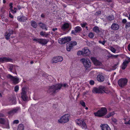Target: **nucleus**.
Returning a JSON list of instances; mask_svg holds the SVG:
<instances>
[{"label": "nucleus", "instance_id": "2eb2a0df", "mask_svg": "<svg viewBox=\"0 0 130 130\" xmlns=\"http://www.w3.org/2000/svg\"><path fill=\"white\" fill-rule=\"evenodd\" d=\"M130 62V58H129L127 60H125L122 63L121 68L123 70L125 69L127 67V65Z\"/></svg>", "mask_w": 130, "mask_h": 130}, {"label": "nucleus", "instance_id": "c9c22d12", "mask_svg": "<svg viewBox=\"0 0 130 130\" xmlns=\"http://www.w3.org/2000/svg\"><path fill=\"white\" fill-rule=\"evenodd\" d=\"M19 90V87L18 85L15 86L14 88V90L16 92H17Z\"/></svg>", "mask_w": 130, "mask_h": 130}, {"label": "nucleus", "instance_id": "a18cd8bd", "mask_svg": "<svg viewBox=\"0 0 130 130\" xmlns=\"http://www.w3.org/2000/svg\"><path fill=\"white\" fill-rule=\"evenodd\" d=\"M87 25V24L86 23H84L83 24L81 23L80 24V25L81 26L83 27H85Z\"/></svg>", "mask_w": 130, "mask_h": 130}, {"label": "nucleus", "instance_id": "4468645a", "mask_svg": "<svg viewBox=\"0 0 130 130\" xmlns=\"http://www.w3.org/2000/svg\"><path fill=\"white\" fill-rule=\"evenodd\" d=\"M12 60L9 57H3L0 58V63L5 62H11Z\"/></svg>", "mask_w": 130, "mask_h": 130}, {"label": "nucleus", "instance_id": "79ce46f5", "mask_svg": "<svg viewBox=\"0 0 130 130\" xmlns=\"http://www.w3.org/2000/svg\"><path fill=\"white\" fill-rule=\"evenodd\" d=\"M80 103L81 105L84 107H85L86 106L85 102L83 101H81L80 102Z\"/></svg>", "mask_w": 130, "mask_h": 130}, {"label": "nucleus", "instance_id": "de8ad7c7", "mask_svg": "<svg viewBox=\"0 0 130 130\" xmlns=\"http://www.w3.org/2000/svg\"><path fill=\"white\" fill-rule=\"evenodd\" d=\"M89 83L91 85H93L94 84V82L93 80H91L90 81Z\"/></svg>", "mask_w": 130, "mask_h": 130}, {"label": "nucleus", "instance_id": "774afa93", "mask_svg": "<svg viewBox=\"0 0 130 130\" xmlns=\"http://www.w3.org/2000/svg\"><path fill=\"white\" fill-rule=\"evenodd\" d=\"M128 19L129 20H130V13L129 14V17H128Z\"/></svg>", "mask_w": 130, "mask_h": 130}, {"label": "nucleus", "instance_id": "c85d7f7f", "mask_svg": "<svg viewBox=\"0 0 130 130\" xmlns=\"http://www.w3.org/2000/svg\"><path fill=\"white\" fill-rule=\"evenodd\" d=\"M31 26L34 28H36L37 26V23L34 21H32L31 22Z\"/></svg>", "mask_w": 130, "mask_h": 130}, {"label": "nucleus", "instance_id": "864d4df0", "mask_svg": "<svg viewBox=\"0 0 130 130\" xmlns=\"http://www.w3.org/2000/svg\"><path fill=\"white\" fill-rule=\"evenodd\" d=\"M127 22V20L125 19H124L122 20V22L123 23H125Z\"/></svg>", "mask_w": 130, "mask_h": 130}, {"label": "nucleus", "instance_id": "423d86ee", "mask_svg": "<svg viewBox=\"0 0 130 130\" xmlns=\"http://www.w3.org/2000/svg\"><path fill=\"white\" fill-rule=\"evenodd\" d=\"M128 82L127 79L126 78H121L118 81L119 86L121 88H123L126 85Z\"/></svg>", "mask_w": 130, "mask_h": 130}, {"label": "nucleus", "instance_id": "f257e3e1", "mask_svg": "<svg viewBox=\"0 0 130 130\" xmlns=\"http://www.w3.org/2000/svg\"><path fill=\"white\" fill-rule=\"evenodd\" d=\"M62 86L65 88L68 86L66 83L64 84H59L54 85H53L49 87L47 92L51 94L55 93L56 92V91L60 89Z\"/></svg>", "mask_w": 130, "mask_h": 130}, {"label": "nucleus", "instance_id": "412c9836", "mask_svg": "<svg viewBox=\"0 0 130 130\" xmlns=\"http://www.w3.org/2000/svg\"><path fill=\"white\" fill-rule=\"evenodd\" d=\"M70 24L67 23H65L62 25L61 27L62 30L64 31L67 29L69 27Z\"/></svg>", "mask_w": 130, "mask_h": 130}, {"label": "nucleus", "instance_id": "3c124183", "mask_svg": "<svg viewBox=\"0 0 130 130\" xmlns=\"http://www.w3.org/2000/svg\"><path fill=\"white\" fill-rule=\"evenodd\" d=\"M124 123L126 124H130V120H129L128 121L125 122Z\"/></svg>", "mask_w": 130, "mask_h": 130}, {"label": "nucleus", "instance_id": "6e6552de", "mask_svg": "<svg viewBox=\"0 0 130 130\" xmlns=\"http://www.w3.org/2000/svg\"><path fill=\"white\" fill-rule=\"evenodd\" d=\"M80 61L83 64L84 67L86 69H87L90 67L91 62L89 60L83 58L80 60Z\"/></svg>", "mask_w": 130, "mask_h": 130}, {"label": "nucleus", "instance_id": "9d476101", "mask_svg": "<svg viewBox=\"0 0 130 130\" xmlns=\"http://www.w3.org/2000/svg\"><path fill=\"white\" fill-rule=\"evenodd\" d=\"M77 44L76 41H71V43L68 42L66 44V50L68 51H70L72 49L73 46Z\"/></svg>", "mask_w": 130, "mask_h": 130}, {"label": "nucleus", "instance_id": "c756f323", "mask_svg": "<svg viewBox=\"0 0 130 130\" xmlns=\"http://www.w3.org/2000/svg\"><path fill=\"white\" fill-rule=\"evenodd\" d=\"M43 76L45 77V78H46L47 79H48L49 80H50L49 79V78H51V77H52L51 76L49 75L48 74L46 73H43Z\"/></svg>", "mask_w": 130, "mask_h": 130}, {"label": "nucleus", "instance_id": "f8f14e48", "mask_svg": "<svg viewBox=\"0 0 130 130\" xmlns=\"http://www.w3.org/2000/svg\"><path fill=\"white\" fill-rule=\"evenodd\" d=\"M63 60V58L61 56H58L54 57L52 60L53 63H56L58 62L62 61Z\"/></svg>", "mask_w": 130, "mask_h": 130}, {"label": "nucleus", "instance_id": "4c0bfd02", "mask_svg": "<svg viewBox=\"0 0 130 130\" xmlns=\"http://www.w3.org/2000/svg\"><path fill=\"white\" fill-rule=\"evenodd\" d=\"M17 10V9L15 8H14V10H13L12 9L10 10V11L12 13H15L16 12Z\"/></svg>", "mask_w": 130, "mask_h": 130}, {"label": "nucleus", "instance_id": "f03ea898", "mask_svg": "<svg viewBox=\"0 0 130 130\" xmlns=\"http://www.w3.org/2000/svg\"><path fill=\"white\" fill-rule=\"evenodd\" d=\"M107 112V110L106 107H102L96 112H94V114L96 116L101 117L106 115Z\"/></svg>", "mask_w": 130, "mask_h": 130}, {"label": "nucleus", "instance_id": "7ed1b4c3", "mask_svg": "<svg viewBox=\"0 0 130 130\" xmlns=\"http://www.w3.org/2000/svg\"><path fill=\"white\" fill-rule=\"evenodd\" d=\"M105 87L104 86H100L98 88H93L92 91L93 93H102L103 91H104Z\"/></svg>", "mask_w": 130, "mask_h": 130}, {"label": "nucleus", "instance_id": "5fc2aeb1", "mask_svg": "<svg viewBox=\"0 0 130 130\" xmlns=\"http://www.w3.org/2000/svg\"><path fill=\"white\" fill-rule=\"evenodd\" d=\"M112 121L115 123L117 121V120L115 118H113L112 119Z\"/></svg>", "mask_w": 130, "mask_h": 130}, {"label": "nucleus", "instance_id": "1a4fd4ad", "mask_svg": "<svg viewBox=\"0 0 130 130\" xmlns=\"http://www.w3.org/2000/svg\"><path fill=\"white\" fill-rule=\"evenodd\" d=\"M7 77L8 78L10 79L11 81H12L14 85H16L19 83V79L18 78L15 77L10 74H8Z\"/></svg>", "mask_w": 130, "mask_h": 130}, {"label": "nucleus", "instance_id": "f704fd0d", "mask_svg": "<svg viewBox=\"0 0 130 130\" xmlns=\"http://www.w3.org/2000/svg\"><path fill=\"white\" fill-rule=\"evenodd\" d=\"M107 19L110 21L113 20L114 19V16L113 15L109 16L107 17Z\"/></svg>", "mask_w": 130, "mask_h": 130}, {"label": "nucleus", "instance_id": "5701e85b", "mask_svg": "<svg viewBox=\"0 0 130 130\" xmlns=\"http://www.w3.org/2000/svg\"><path fill=\"white\" fill-rule=\"evenodd\" d=\"M18 110V108H15L10 110L8 112V113L10 115H12L17 112Z\"/></svg>", "mask_w": 130, "mask_h": 130}, {"label": "nucleus", "instance_id": "69168bd1", "mask_svg": "<svg viewBox=\"0 0 130 130\" xmlns=\"http://www.w3.org/2000/svg\"><path fill=\"white\" fill-rule=\"evenodd\" d=\"M17 7H18V8L19 9H20L21 8V7L20 6H18Z\"/></svg>", "mask_w": 130, "mask_h": 130}, {"label": "nucleus", "instance_id": "dca6fc26", "mask_svg": "<svg viewBox=\"0 0 130 130\" xmlns=\"http://www.w3.org/2000/svg\"><path fill=\"white\" fill-rule=\"evenodd\" d=\"M100 126L102 130H111L110 127L107 124H101Z\"/></svg>", "mask_w": 130, "mask_h": 130}, {"label": "nucleus", "instance_id": "473e14b6", "mask_svg": "<svg viewBox=\"0 0 130 130\" xmlns=\"http://www.w3.org/2000/svg\"><path fill=\"white\" fill-rule=\"evenodd\" d=\"M40 43L42 45H44L46 44L48 41H37Z\"/></svg>", "mask_w": 130, "mask_h": 130}, {"label": "nucleus", "instance_id": "603ef678", "mask_svg": "<svg viewBox=\"0 0 130 130\" xmlns=\"http://www.w3.org/2000/svg\"><path fill=\"white\" fill-rule=\"evenodd\" d=\"M12 5H13L12 3H10L9 4V6L10 7V10L11 9H12V7H13L12 6Z\"/></svg>", "mask_w": 130, "mask_h": 130}, {"label": "nucleus", "instance_id": "a19ab883", "mask_svg": "<svg viewBox=\"0 0 130 130\" xmlns=\"http://www.w3.org/2000/svg\"><path fill=\"white\" fill-rule=\"evenodd\" d=\"M110 50L113 53H116V50L115 48L113 47H111L110 48Z\"/></svg>", "mask_w": 130, "mask_h": 130}, {"label": "nucleus", "instance_id": "052dcab7", "mask_svg": "<svg viewBox=\"0 0 130 130\" xmlns=\"http://www.w3.org/2000/svg\"><path fill=\"white\" fill-rule=\"evenodd\" d=\"M57 28H53L52 29V30L53 31H55V30H57Z\"/></svg>", "mask_w": 130, "mask_h": 130}, {"label": "nucleus", "instance_id": "6ab92c4d", "mask_svg": "<svg viewBox=\"0 0 130 130\" xmlns=\"http://www.w3.org/2000/svg\"><path fill=\"white\" fill-rule=\"evenodd\" d=\"M17 19L20 22H24L27 20V18L24 16H20L17 17Z\"/></svg>", "mask_w": 130, "mask_h": 130}, {"label": "nucleus", "instance_id": "ea45409f", "mask_svg": "<svg viewBox=\"0 0 130 130\" xmlns=\"http://www.w3.org/2000/svg\"><path fill=\"white\" fill-rule=\"evenodd\" d=\"M125 28H127L130 27V22H128L126 23L125 24Z\"/></svg>", "mask_w": 130, "mask_h": 130}, {"label": "nucleus", "instance_id": "a211bd4d", "mask_svg": "<svg viewBox=\"0 0 130 130\" xmlns=\"http://www.w3.org/2000/svg\"><path fill=\"white\" fill-rule=\"evenodd\" d=\"M82 50L84 55L88 56L90 54V52L87 47H84L82 49Z\"/></svg>", "mask_w": 130, "mask_h": 130}, {"label": "nucleus", "instance_id": "e2e57ef3", "mask_svg": "<svg viewBox=\"0 0 130 130\" xmlns=\"http://www.w3.org/2000/svg\"><path fill=\"white\" fill-rule=\"evenodd\" d=\"M3 9H4V8L3 7H2V8H1V12H4Z\"/></svg>", "mask_w": 130, "mask_h": 130}, {"label": "nucleus", "instance_id": "7c9ffc66", "mask_svg": "<svg viewBox=\"0 0 130 130\" xmlns=\"http://www.w3.org/2000/svg\"><path fill=\"white\" fill-rule=\"evenodd\" d=\"M71 38L70 37H65L63 38H62L61 39V41H71Z\"/></svg>", "mask_w": 130, "mask_h": 130}, {"label": "nucleus", "instance_id": "c03bdc74", "mask_svg": "<svg viewBox=\"0 0 130 130\" xmlns=\"http://www.w3.org/2000/svg\"><path fill=\"white\" fill-rule=\"evenodd\" d=\"M118 55H114L112 54H111L110 56L111 57H112V58H116L118 57Z\"/></svg>", "mask_w": 130, "mask_h": 130}, {"label": "nucleus", "instance_id": "9b49d317", "mask_svg": "<svg viewBox=\"0 0 130 130\" xmlns=\"http://www.w3.org/2000/svg\"><path fill=\"white\" fill-rule=\"evenodd\" d=\"M91 60L94 64L96 66H101L102 65V63L96 58L94 57H91Z\"/></svg>", "mask_w": 130, "mask_h": 130}, {"label": "nucleus", "instance_id": "4d7b16f0", "mask_svg": "<svg viewBox=\"0 0 130 130\" xmlns=\"http://www.w3.org/2000/svg\"><path fill=\"white\" fill-rule=\"evenodd\" d=\"M128 49L129 51H130V44H129L128 45Z\"/></svg>", "mask_w": 130, "mask_h": 130}, {"label": "nucleus", "instance_id": "58836bf2", "mask_svg": "<svg viewBox=\"0 0 130 130\" xmlns=\"http://www.w3.org/2000/svg\"><path fill=\"white\" fill-rule=\"evenodd\" d=\"M88 36L90 38H92L93 37L94 35L92 32H90L89 33Z\"/></svg>", "mask_w": 130, "mask_h": 130}, {"label": "nucleus", "instance_id": "680f3d73", "mask_svg": "<svg viewBox=\"0 0 130 130\" xmlns=\"http://www.w3.org/2000/svg\"><path fill=\"white\" fill-rule=\"evenodd\" d=\"M111 0H104V1L105 2H110Z\"/></svg>", "mask_w": 130, "mask_h": 130}, {"label": "nucleus", "instance_id": "b1692460", "mask_svg": "<svg viewBox=\"0 0 130 130\" xmlns=\"http://www.w3.org/2000/svg\"><path fill=\"white\" fill-rule=\"evenodd\" d=\"M39 25L40 27L43 29H45L46 30H47V28L46 26V25L42 23H39Z\"/></svg>", "mask_w": 130, "mask_h": 130}, {"label": "nucleus", "instance_id": "ddd939ff", "mask_svg": "<svg viewBox=\"0 0 130 130\" xmlns=\"http://www.w3.org/2000/svg\"><path fill=\"white\" fill-rule=\"evenodd\" d=\"M82 30L81 28L79 26H77L75 27L74 30L72 31L71 33L74 35H76L77 33L80 32Z\"/></svg>", "mask_w": 130, "mask_h": 130}, {"label": "nucleus", "instance_id": "2f4dec72", "mask_svg": "<svg viewBox=\"0 0 130 130\" xmlns=\"http://www.w3.org/2000/svg\"><path fill=\"white\" fill-rule=\"evenodd\" d=\"M40 35L42 36H43L45 37H47L48 35V34L46 33V32L43 31H41L40 33Z\"/></svg>", "mask_w": 130, "mask_h": 130}, {"label": "nucleus", "instance_id": "bf43d9fd", "mask_svg": "<svg viewBox=\"0 0 130 130\" xmlns=\"http://www.w3.org/2000/svg\"><path fill=\"white\" fill-rule=\"evenodd\" d=\"M4 115L2 113H0V117H4Z\"/></svg>", "mask_w": 130, "mask_h": 130}, {"label": "nucleus", "instance_id": "0eeeda50", "mask_svg": "<svg viewBox=\"0 0 130 130\" xmlns=\"http://www.w3.org/2000/svg\"><path fill=\"white\" fill-rule=\"evenodd\" d=\"M76 124L83 129H86L87 127L86 124L84 121L82 119H79L76 121Z\"/></svg>", "mask_w": 130, "mask_h": 130}, {"label": "nucleus", "instance_id": "37998d69", "mask_svg": "<svg viewBox=\"0 0 130 130\" xmlns=\"http://www.w3.org/2000/svg\"><path fill=\"white\" fill-rule=\"evenodd\" d=\"M58 43H59L61 44H65V43H67L69 41H58Z\"/></svg>", "mask_w": 130, "mask_h": 130}, {"label": "nucleus", "instance_id": "09e8293b", "mask_svg": "<svg viewBox=\"0 0 130 130\" xmlns=\"http://www.w3.org/2000/svg\"><path fill=\"white\" fill-rule=\"evenodd\" d=\"M2 21H4L6 23L8 21V19L7 18L4 19H2Z\"/></svg>", "mask_w": 130, "mask_h": 130}, {"label": "nucleus", "instance_id": "338daca9", "mask_svg": "<svg viewBox=\"0 0 130 130\" xmlns=\"http://www.w3.org/2000/svg\"><path fill=\"white\" fill-rule=\"evenodd\" d=\"M34 63V62L32 61H31L30 62V63L31 64H32Z\"/></svg>", "mask_w": 130, "mask_h": 130}, {"label": "nucleus", "instance_id": "8fccbe9b", "mask_svg": "<svg viewBox=\"0 0 130 130\" xmlns=\"http://www.w3.org/2000/svg\"><path fill=\"white\" fill-rule=\"evenodd\" d=\"M99 43H101L103 45H104L106 41H99Z\"/></svg>", "mask_w": 130, "mask_h": 130}, {"label": "nucleus", "instance_id": "6e6d98bb", "mask_svg": "<svg viewBox=\"0 0 130 130\" xmlns=\"http://www.w3.org/2000/svg\"><path fill=\"white\" fill-rule=\"evenodd\" d=\"M34 41H42L41 39H34Z\"/></svg>", "mask_w": 130, "mask_h": 130}, {"label": "nucleus", "instance_id": "4be33fe9", "mask_svg": "<svg viewBox=\"0 0 130 130\" xmlns=\"http://www.w3.org/2000/svg\"><path fill=\"white\" fill-rule=\"evenodd\" d=\"M111 28L112 30H117L119 29V26L118 24L116 23H114L112 25Z\"/></svg>", "mask_w": 130, "mask_h": 130}, {"label": "nucleus", "instance_id": "72a5a7b5", "mask_svg": "<svg viewBox=\"0 0 130 130\" xmlns=\"http://www.w3.org/2000/svg\"><path fill=\"white\" fill-rule=\"evenodd\" d=\"M5 123V120L4 119L0 118V123L2 124H4Z\"/></svg>", "mask_w": 130, "mask_h": 130}, {"label": "nucleus", "instance_id": "cd10ccee", "mask_svg": "<svg viewBox=\"0 0 130 130\" xmlns=\"http://www.w3.org/2000/svg\"><path fill=\"white\" fill-rule=\"evenodd\" d=\"M115 114L114 111H113L112 112H109L108 114L106 116V117L107 118H109L110 117L114 115Z\"/></svg>", "mask_w": 130, "mask_h": 130}, {"label": "nucleus", "instance_id": "a878e982", "mask_svg": "<svg viewBox=\"0 0 130 130\" xmlns=\"http://www.w3.org/2000/svg\"><path fill=\"white\" fill-rule=\"evenodd\" d=\"M93 30L96 33H99L100 31L99 28L97 26H95L93 27Z\"/></svg>", "mask_w": 130, "mask_h": 130}, {"label": "nucleus", "instance_id": "e433bc0d", "mask_svg": "<svg viewBox=\"0 0 130 130\" xmlns=\"http://www.w3.org/2000/svg\"><path fill=\"white\" fill-rule=\"evenodd\" d=\"M77 54L78 55H84V54L83 53V50L82 51H79L77 52Z\"/></svg>", "mask_w": 130, "mask_h": 130}, {"label": "nucleus", "instance_id": "bb28decb", "mask_svg": "<svg viewBox=\"0 0 130 130\" xmlns=\"http://www.w3.org/2000/svg\"><path fill=\"white\" fill-rule=\"evenodd\" d=\"M24 129V127L22 124H19L18 126L17 130H23Z\"/></svg>", "mask_w": 130, "mask_h": 130}, {"label": "nucleus", "instance_id": "aec40b11", "mask_svg": "<svg viewBox=\"0 0 130 130\" xmlns=\"http://www.w3.org/2000/svg\"><path fill=\"white\" fill-rule=\"evenodd\" d=\"M97 80L100 82L103 81L104 79V77L102 75L99 74L96 77Z\"/></svg>", "mask_w": 130, "mask_h": 130}, {"label": "nucleus", "instance_id": "f3484780", "mask_svg": "<svg viewBox=\"0 0 130 130\" xmlns=\"http://www.w3.org/2000/svg\"><path fill=\"white\" fill-rule=\"evenodd\" d=\"M13 34V31L12 30H9L7 31L5 34V38L6 40H9L10 35Z\"/></svg>", "mask_w": 130, "mask_h": 130}, {"label": "nucleus", "instance_id": "393cba45", "mask_svg": "<svg viewBox=\"0 0 130 130\" xmlns=\"http://www.w3.org/2000/svg\"><path fill=\"white\" fill-rule=\"evenodd\" d=\"M14 66L13 64H11L9 65L8 68L9 70L13 73H14L13 72L12 70L14 69Z\"/></svg>", "mask_w": 130, "mask_h": 130}, {"label": "nucleus", "instance_id": "0e129e2a", "mask_svg": "<svg viewBox=\"0 0 130 130\" xmlns=\"http://www.w3.org/2000/svg\"><path fill=\"white\" fill-rule=\"evenodd\" d=\"M41 17L42 18H43L44 17V15L43 14H42L41 15Z\"/></svg>", "mask_w": 130, "mask_h": 130}, {"label": "nucleus", "instance_id": "39448f33", "mask_svg": "<svg viewBox=\"0 0 130 130\" xmlns=\"http://www.w3.org/2000/svg\"><path fill=\"white\" fill-rule=\"evenodd\" d=\"M26 88L25 87L22 88L21 90V98L22 100L24 101H26L28 98V97L26 95Z\"/></svg>", "mask_w": 130, "mask_h": 130}, {"label": "nucleus", "instance_id": "49530a36", "mask_svg": "<svg viewBox=\"0 0 130 130\" xmlns=\"http://www.w3.org/2000/svg\"><path fill=\"white\" fill-rule=\"evenodd\" d=\"M19 123V121L18 120H14L13 122V124H18Z\"/></svg>", "mask_w": 130, "mask_h": 130}, {"label": "nucleus", "instance_id": "13d9d810", "mask_svg": "<svg viewBox=\"0 0 130 130\" xmlns=\"http://www.w3.org/2000/svg\"><path fill=\"white\" fill-rule=\"evenodd\" d=\"M9 17L11 18H13V16L10 13L9 14Z\"/></svg>", "mask_w": 130, "mask_h": 130}, {"label": "nucleus", "instance_id": "20e7f679", "mask_svg": "<svg viewBox=\"0 0 130 130\" xmlns=\"http://www.w3.org/2000/svg\"><path fill=\"white\" fill-rule=\"evenodd\" d=\"M69 115L68 114H66L61 117L60 119L58 120V123H65L69 121Z\"/></svg>", "mask_w": 130, "mask_h": 130}]
</instances>
